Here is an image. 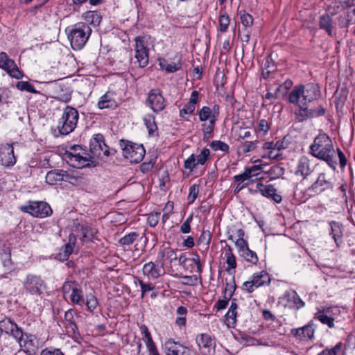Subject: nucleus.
<instances>
[{"label": "nucleus", "mask_w": 355, "mask_h": 355, "mask_svg": "<svg viewBox=\"0 0 355 355\" xmlns=\"http://www.w3.org/2000/svg\"><path fill=\"white\" fill-rule=\"evenodd\" d=\"M0 68L5 70L10 76L19 79L23 76L21 71L16 65L15 61L9 58L5 52L0 53Z\"/></svg>", "instance_id": "obj_12"}, {"label": "nucleus", "mask_w": 355, "mask_h": 355, "mask_svg": "<svg viewBox=\"0 0 355 355\" xmlns=\"http://www.w3.org/2000/svg\"><path fill=\"white\" fill-rule=\"evenodd\" d=\"M163 348L166 355H190V350L187 347L173 339L165 341Z\"/></svg>", "instance_id": "obj_14"}, {"label": "nucleus", "mask_w": 355, "mask_h": 355, "mask_svg": "<svg viewBox=\"0 0 355 355\" xmlns=\"http://www.w3.org/2000/svg\"><path fill=\"white\" fill-rule=\"evenodd\" d=\"M183 281L182 284L187 286H196L198 283V277L196 275L188 276L185 275L182 277Z\"/></svg>", "instance_id": "obj_61"}, {"label": "nucleus", "mask_w": 355, "mask_h": 355, "mask_svg": "<svg viewBox=\"0 0 355 355\" xmlns=\"http://www.w3.org/2000/svg\"><path fill=\"white\" fill-rule=\"evenodd\" d=\"M250 178H252L250 171H248L245 168L243 173L234 176L233 180L234 182H241L244 183L245 181L248 180Z\"/></svg>", "instance_id": "obj_62"}, {"label": "nucleus", "mask_w": 355, "mask_h": 355, "mask_svg": "<svg viewBox=\"0 0 355 355\" xmlns=\"http://www.w3.org/2000/svg\"><path fill=\"white\" fill-rule=\"evenodd\" d=\"M230 19L227 14H223L219 17V30L221 33H225L230 25Z\"/></svg>", "instance_id": "obj_49"}, {"label": "nucleus", "mask_w": 355, "mask_h": 355, "mask_svg": "<svg viewBox=\"0 0 355 355\" xmlns=\"http://www.w3.org/2000/svg\"><path fill=\"white\" fill-rule=\"evenodd\" d=\"M320 95L319 85L311 83L295 87L288 95V101L298 106L308 105L309 103L318 99Z\"/></svg>", "instance_id": "obj_2"}, {"label": "nucleus", "mask_w": 355, "mask_h": 355, "mask_svg": "<svg viewBox=\"0 0 355 355\" xmlns=\"http://www.w3.org/2000/svg\"><path fill=\"white\" fill-rule=\"evenodd\" d=\"M79 119L78 112L76 109L67 106L61 118L58 121V130L60 135H67L72 132L77 125Z\"/></svg>", "instance_id": "obj_4"}, {"label": "nucleus", "mask_w": 355, "mask_h": 355, "mask_svg": "<svg viewBox=\"0 0 355 355\" xmlns=\"http://www.w3.org/2000/svg\"><path fill=\"white\" fill-rule=\"evenodd\" d=\"M319 27L320 29L324 30L329 36L333 35V19L329 15H323L319 19Z\"/></svg>", "instance_id": "obj_27"}, {"label": "nucleus", "mask_w": 355, "mask_h": 355, "mask_svg": "<svg viewBox=\"0 0 355 355\" xmlns=\"http://www.w3.org/2000/svg\"><path fill=\"white\" fill-rule=\"evenodd\" d=\"M236 284L234 282V278L232 279V283H227L224 291L225 297L231 298L236 290Z\"/></svg>", "instance_id": "obj_55"}, {"label": "nucleus", "mask_w": 355, "mask_h": 355, "mask_svg": "<svg viewBox=\"0 0 355 355\" xmlns=\"http://www.w3.org/2000/svg\"><path fill=\"white\" fill-rule=\"evenodd\" d=\"M160 218V213L159 212H152L148 214L147 218L148 223L150 227H155Z\"/></svg>", "instance_id": "obj_53"}, {"label": "nucleus", "mask_w": 355, "mask_h": 355, "mask_svg": "<svg viewBox=\"0 0 355 355\" xmlns=\"http://www.w3.org/2000/svg\"><path fill=\"white\" fill-rule=\"evenodd\" d=\"M147 103L155 112L163 110L166 106L165 99L158 89H153L149 92Z\"/></svg>", "instance_id": "obj_13"}, {"label": "nucleus", "mask_w": 355, "mask_h": 355, "mask_svg": "<svg viewBox=\"0 0 355 355\" xmlns=\"http://www.w3.org/2000/svg\"><path fill=\"white\" fill-rule=\"evenodd\" d=\"M329 225V235L334 239L337 247H340L343 243L344 227L342 223L331 220L328 222Z\"/></svg>", "instance_id": "obj_20"}, {"label": "nucleus", "mask_w": 355, "mask_h": 355, "mask_svg": "<svg viewBox=\"0 0 355 355\" xmlns=\"http://www.w3.org/2000/svg\"><path fill=\"white\" fill-rule=\"evenodd\" d=\"M314 318L318 320L323 324L327 325L329 328L334 327V318H331L329 315L325 314L323 309L318 310L315 314Z\"/></svg>", "instance_id": "obj_33"}, {"label": "nucleus", "mask_w": 355, "mask_h": 355, "mask_svg": "<svg viewBox=\"0 0 355 355\" xmlns=\"http://www.w3.org/2000/svg\"><path fill=\"white\" fill-rule=\"evenodd\" d=\"M199 119L200 121H205L208 119L216 122V119L214 118V115L211 113V107L208 106H203L198 112Z\"/></svg>", "instance_id": "obj_39"}, {"label": "nucleus", "mask_w": 355, "mask_h": 355, "mask_svg": "<svg viewBox=\"0 0 355 355\" xmlns=\"http://www.w3.org/2000/svg\"><path fill=\"white\" fill-rule=\"evenodd\" d=\"M178 258L175 251L170 248H166L161 250L159 254L157 259L162 261L163 266L164 267L165 261H168L169 263H172Z\"/></svg>", "instance_id": "obj_28"}, {"label": "nucleus", "mask_w": 355, "mask_h": 355, "mask_svg": "<svg viewBox=\"0 0 355 355\" xmlns=\"http://www.w3.org/2000/svg\"><path fill=\"white\" fill-rule=\"evenodd\" d=\"M309 110L311 119L321 116L325 114V109L323 108L321 105L313 109Z\"/></svg>", "instance_id": "obj_60"}, {"label": "nucleus", "mask_w": 355, "mask_h": 355, "mask_svg": "<svg viewBox=\"0 0 355 355\" xmlns=\"http://www.w3.org/2000/svg\"><path fill=\"white\" fill-rule=\"evenodd\" d=\"M0 331L13 338H20L22 336V329L10 318H4L0 321Z\"/></svg>", "instance_id": "obj_15"}, {"label": "nucleus", "mask_w": 355, "mask_h": 355, "mask_svg": "<svg viewBox=\"0 0 355 355\" xmlns=\"http://www.w3.org/2000/svg\"><path fill=\"white\" fill-rule=\"evenodd\" d=\"M82 293V290L80 288H73L69 296L71 301L76 304H81L83 303L84 300Z\"/></svg>", "instance_id": "obj_43"}, {"label": "nucleus", "mask_w": 355, "mask_h": 355, "mask_svg": "<svg viewBox=\"0 0 355 355\" xmlns=\"http://www.w3.org/2000/svg\"><path fill=\"white\" fill-rule=\"evenodd\" d=\"M144 122L148 130L149 135H153L157 130V127L155 121V116L152 114H148L144 118Z\"/></svg>", "instance_id": "obj_38"}, {"label": "nucleus", "mask_w": 355, "mask_h": 355, "mask_svg": "<svg viewBox=\"0 0 355 355\" xmlns=\"http://www.w3.org/2000/svg\"><path fill=\"white\" fill-rule=\"evenodd\" d=\"M20 209L37 218H44L52 214L51 207L44 202H30L28 205L21 207Z\"/></svg>", "instance_id": "obj_7"}, {"label": "nucleus", "mask_w": 355, "mask_h": 355, "mask_svg": "<svg viewBox=\"0 0 355 355\" xmlns=\"http://www.w3.org/2000/svg\"><path fill=\"white\" fill-rule=\"evenodd\" d=\"M196 343L200 349H207L209 352L213 345V340L207 334H202L196 338Z\"/></svg>", "instance_id": "obj_30"}, {"label": "nucleus", "mask_w": 355, "mask_h": 355, "mask_svg": "<svg viewBox=\"0 0 355 355\" xmlns=\"http://www.w3.org/2000/svg\"><path fill=\"white\" fill-rule=\"evenodd\" d=\"M64 174L65 175L64 181H68L71 184L79 186L85 183V178L83 176L76 175L67 171Z\"/></svg>", "instance_id": "obj_37"}, {"label": "nucleus", "mask_w": 355, "mask_h": 355, "mask_svg": "<svg viewBox=\"0 0 355 355\" xmlns=\"http://www.w3.org/2000/svg\"><path fill=\"white\" fill-rule=\"evenodd\" d=\"M299 110L295 112V119L298 121H304L307 119H311L308 105L298 106Z\"/></svg>", "instance_id": "obj_41"}, {"label": "nucleus", "mask_w": 355, "mask_h": 355, "mask_svg": "<svg viewBox=\"0 0 355 355\" xmlns=\"http://www.w3.org/2000/svg\"><path fill=\"white\" fill-rule=\"evenodd\" d=\"M176 58H178V60L175 62L168 63L164 60L162 62H160V67L169 73H173L180 70L182 67L181 58L180 56H176Z\"/></svg>", "instance_id": "obj_31"}, {"label": "nucleus", "mask_w": 355, "mask_h": 355, "mask_svg": "<svg viewBox=\"0 0 355 355\" xmlns=\"http://www.w3.org/2000/svg\"><path fill=\"white\" fill-rule=\"evenodd\" d=\"M324 310V313L329 315L331 318H336L340 315V309L338 306H327L322 308Z\"/></svg>", "instance_id": "obj_54"}, {"label": "nucleus", "mask_w": 355, "mask_h": 355, "mask_svg": "<svg viewBox=\"0 0 355 355\" xmlns=\"http://www.w3.org/2000/svg\"><path fill=\"white\" fill-rule=\"evenodd\" d=\"M80 231L83 234V238H87L89 239H92L96 234L94 229L85 224H82L80 226Z\"/></svg>", "instance_id": "obj_47"}, {"label": "nucleus", "mask_w": 355, "mask_h": 355, "mask_svg": "<svg viewBox=\"0 0 355 355\" xmlns=\"http://www.w3.org/2000/svg\"><path fill=\"white\" fill-rule=\"evenodd\" d=\"M117 105L116 102L113 98V94L107 92L102 96L98 103L99 109L114 108Z\"/></svg>", "instance_id": "obj_26"}, {"label": "nucleus", "mask_w": 355, "mask_h": 355, "mask_svg": "<svg viewBox=\"0 0 355 355\" xmlns=\"http://www.w3.org/2000/svg\"><path fill=\"white\" fill-rule=\"evenodd\" d=\"M312 172L310 159L306 156H302L297 162L295 174L300 175L303 178H306Z\"/></svg>", "instance_id": "obj_24"}, {"label": "nucleus", "mask_w": 355, "mask_h": 355, "mask_svg": "<svg viewBox=\"0 0 355 355\" xmlns=\"http://www.w3.org/2000/svg\"><path fill=\"white\" fill-rule=\"evenodd\" d=\"M211 234L209 231L203 232L200 236L199 237L198 242L200 244L204 245L207 247L209 246L210 241H211Z\"/></svg>", "instance_id": "obj_59"}, {"label": "nucleus", "mask_w": 355, "mask_h": 355, "mask_svg": "<svg viewBox=\"0 0 355 355\" xmlns=\"http://www.w3.org/2000/svg\"><path fill=\"white\" fill-rule=\"evenodd\" d=\"M97 304V300L93 295L87 296L86 306L89 311H93L96 309Z\"/></svg>", "instance_id": "obj_57"}, {"label": "nucleus", "mask_w": 355, "mask_h": 355, "mask_svg": "<svg viewBox=\"0 0 355 355\" xmlns=\"http://www.w3.org/2000/svg\"><path fill=\"white\" fill-rule=\"evenodd\" d=\"M313 326V322L310 321L306 325L301 327L302 340L306 339L312 340L314 338L315 329Z\"/></svg>", "instance_id": "obj_36"}, {"label": "nucleus", "mask_w": 355, "mask_h": 355, "mask_svg": "<svg viewBox=\"0 0 355 355\" xmlns=\"http://www.w3.org/2000/svg\"><path fill=\"white\" fill-rule=\"evenodd\" d=\"M64 172H66V171L64 170L51 171L47 173L46 175V180L51 184H53L54 183L58 181L64 180Z\"/></svg>", "instance_id": "obj_32"}, {"label": "nucleus", "mask_w": 355, "mask_h": 355, "mask_svg": "<svg viewBox=\"0 0 355 355\" xmlns=\"http://www.w3.org/2000/svg\"><path fill=\"white\" fill-rule=\"evenodd\" d=\"M142 272L144 275L146 276L149 279H157L165 274L162 261L159 260L157 258L155 261H149L145 263L143 266Z\"/></svg>", "instance_id": "obj_10"}, {"label": "nucleus", "mask_w": 355, "mask_h": 355, "mask_svg": "<svg viewBox=\"0 0 355 355\" xmlns=\"http://www.w3.org/2000/svg\"><path fill=\"white\" fill-rule=\"evenodd\" d=\"M210 155V151L208 148H203L200 153L196 157L197 160L196 164L203 165L208 159Z\"/></svg>", "instance_id": "obj_50"}, {"label": "nucleus", "mask_w": 355, "mask_h": 355, "mask_svg": "<svg viewBox=\"0 0 355 355\" xmlns=\"http://www.w3.org/2000/svg\"><path fill=\"white\" fill-rule=\"evenodd\" d=\"M16 87L20 91H26L33 94L38 93V92L35 89L33 85L27 81H19L16 84Z\"/></svg>", "instance_id": "obj_45"}, {"label": "nucleus", "mask_w": 355, "mask_h": 355, "mask_svg": "<svg viewBox=\"0 0 355 355\" xmlns=\"http://www.w3.org/2000/svg\"><path fill=\"white\" fill-rule=\"evenodd\" d=\"M225 256L226 258V263L227 264V268H226V271L232 275V270L235 269L236 268V258L234 254L232 253V248L228 245L225 248Z\"/></svg>", "instance_id": "obj_29"}, {"label": "nucleus", "mask_w": 355, "mask_h": 355, "mask_svg": "<svg viewBox=\"0 0 355 355\" xmlns=\"http://www.w3.org/2000/svg\"><path fill=\"white\" fill-rule=\"evenodd\" d=\"M284 299L287 302L286 306L291 309H300L304 306V302L300 297L295 290L287 291L284 294Z\"/></svg>", "instance_id": "obj_22"}, {"label": "nucleus", "mask_w": 355, "mask_h": 355, "mask_svg": "<svg viewBox=\"0 0 355 355\" xmlns=\"http://www.w3.org/2000/svg\"><path fill=\"white\" fill-rule=\"evenodd\" d=\"M198 96L199 92L197 90H194L191 92L189 103L180 110V117L187 119L188 117L193 113L196 109V105L198 101Z\"/></svg>", "instance_id": "obj_23"}, {"label": "nucleus", "mask_w": 355, "mask_h": 355, "mask_svg": "<svg viewBox=\"0 0 355 355\" xmlns=\"http://www.w3.org/2000/svg\"><path fill=\"white\" fill-rule=\"evenodd\" d=\"M196 156L192 154L184 161V167L191 171L197 165H198V164H196Z\"/></svg>", "instance_id": "obj_52"}, {"label": "nucleus", "mask_w": 355, "mask_h": 355, "mask_svg": "<svg viewBox=\"0 0 355 355\" xmlns=\"http://www.w3.org/2000/svg\"><path fill=\"white\" fill-rule=\"evenodd\" d=\"M135 57L140 67H145L148 64L149 55L146 42L142 36H137L135 38Z\"/></svg>", "instance_id": "obj_9"}, {"label": "nucleus", "mask_w": 355, "mask_h": 355, "mask_svg": "<svg viewBox=\"0 0 355 355\" xmlns=\"http://www.w3.org/2000/svg\"><path fill=\"white\" fill-rule=\"evenodd\" d=\"M24 352L29 355L35 354L40 347V340L35 335L24 333L20 338L16 339Z\"/></svg>", "instance_id": "obj_8"}, {"label": "nucleus", "mask_w": 355, "mask_h": 355, "mask_svg": "<svg viewBox=\"0 0 355 355\" xmlns=\"http://www.w3.org/2000/svg\"><path fill=\"white\" fill-rule=\"evenodd\" d=\"M215 123L216 122H213V121H209L207 125H202L204 140L207 141L212 137V133L214 131Z\"/></svg>", "instance_id": "obj_46"}, {"label": "nucleus", "mask_w": 355, "mask_h": 355, "mask_svg": "<svg viewBox=\"0 0 355 355\" xmlns=\"http://www.w3.org/2000/svg\"><path fill=\"white\" fill-rule=\"evenodd\" d=\"M240 148L243 154L254 150L256 148L255 141H245L241 146Z\"/></svg>", "instance_id": "obj_58"}, {"label": "nucleus", "mask_w": 355, "mask_h": 355, "mask_svg": "<svg viewBox=\"0 0 355 355\" xmlns=\"http://www.w3.org/2000/svg\"><path fill=\"white\" fill-rule=\"evenodd\" d=\"M255 191L259 192L262 196L270 198L277 203L282 200V196L277 193L276 189L271 184L264 185L261 183H257Z\"/></svg>", "instance_id": "obj_21"}, {"label": "nucleus", "mask_w": 355, "mask_h": 355, "mask_svg": "<svg viewBox=\"0 0 355 355\" xmlns=\"http://www.w3.org/2000/svg\"><path fill=\"white\" fill-rule=\"evenodd\" d=\"M0 260L3 268L10 270L12 267L11 254L9 250H1L0 251Z\"/></svg>", "instance_id": "obj_35"}, {"label": "nucleus", "mask_w": 355, "mask_h": 355, "mask_svg": "<svg viewBox=\"0 0 355 355\" xmlns=\"http://www.w3.org/2000/svg\"><path fill=\"white\" fill-rule=\"evenodd\" d=\"M123 156L132 163H139L144 157L146 150L141 144L126 143L122 148Z\"/></svg>", "instance_id": "obj_6"}, {"label": "nucleus", "mask_w": 355, "mask_h": 355, "mask_svg": "<svg viewBox=\"0 0 355 355\" xmlns=\"http://www.w3.org/2000/svg\"><path fill=\"white\" fill-rule=\"evenodd\" d=\"M342 345V343L339 342L333 348H326L318 355H337L338 352L341 349Z\"/></svg>", "instance_id": "obj_51"}, {"label": "nucleus", "mask_w": 355, "mask_h": 355, "mask_svg": "<svg viewBox=\"0 0 355 355\" xmlns=\"http://www.w3.org/2000/svg\"><path fill=\"white\" fill-rule=\"evenodd\" d=\"M15 162L13 147L9 144L1 146L0 147V164L10 166H13Z\"/></svg>", "instance_id": "obj_19"}, {"label": "nucleus", "mask_w": 355, "mask_h": 355, "mask_svg": "<svg viewBox=\"0 0 355 355\" xmlns=\"http://www.w3.org/2000/svg\"><path fill=\"white\" fill-rule=\"evenodd\" d=\"M77 318V313L73 309H69L65 312L64 317V325L67 334L73 336L78 334V330L76 325Z\"/></svg>", "instance_id": "obj_18"}, {"label": "nucleus", "mask_w": 355, "mask_h": 355, "mask_svg": "<svg viewBox=\"0 0 355 355\" xmlns=\"http://www.w3.org/2000/svg\"><path fill=\"white\" fill-rule=\"evenodd\" d=\"M64 159L73 168H83L90 166L87 157L81 155L80 153L66 151Z\"/></svg>", "instance_id": "obj_16"}, {"label": "nucleus", "mask_w": 355, "mask_h": 355, "mask_svg": "<svg viewBox=\"0 0 355 355\" xmlns=\"http://www.w3.org/2000/svg\"><path fill=\"white\" fill-rule=\"evenodd\" d=\"M48 0H43L40 3L36 4L34 7L29 10V13L33 16H36L37 18L44 17V14L47 12V8L44 4Z\"/></svg>", "instance_id": "obj_34"}, {"label": "nucleus", "mask_w": 355, "mask_h": 355, "mask_svg": "<svg viewBox=\"0 0 355 355\" xmlns=\"http://www.w3.org/2000/svg\"><path fill=\"white\" fill-rule=\"evenodd\" d=\"M74 285H76V286L77 285V283L75 281L65 282L64 284H63L62 288L64 295H66L67 293H69L70 291L72 292V289L76 288L73 286Z\"/></svg>", "instance_id": "obj_64"}, {"label": "nucleus", "mask_w": 355, "mask_h": 355, "mask_svg": "<svg viewBox=\"0 0 355 355\" xmlns=\"http://www.w3.org/2000/svg\"><path fill=\"white\" fill-rule=\"evenodd\" d=\"M333 184L324 173H320L317 180L309 187V190L315 193L332 189Z\"/></svg>", "instance_id": "obj_17"}, {"label": "nucleus", "mask_w": 355, "mask_h": 355, "mask_svg": "<svg viewBox=\"0 0 355 355\" xmlns=\"http://www.w3.org/2000/svg\"><path fill=\"white\" fill-rule=\"evenodd\" d=\"M145 343L149 355H159L157 346L153 340L150 341H146Z\"/></svg>", "instance_id": "obj_63"}, {"label": "nucleus", "mask_w": 355, "mask_h": 355, "mask_svg": "<svg viewBox=\"0 0 355 355\" xmlns=\"http://www.w3.org/2000/svg\"><path fill=\"white\" fill-rule=\"evenodd\" d=\"M210 146L215 151L221 150L225 153H228L230 148L228 144L219 140L213 141L211 143Z\"/></svg>", "instance_id": "obj_48"}, {"label": "nucleus", "mask_w": 355, "mask_h": 355, "mask_svg": "<svg viewBox=\"0 0 355 355\" xmlns=\"http://www.w3.org/2000/svg\"><path fill=\"white\" fill-rule=\"evenodd\" d=\"M240 256L242 257L245 261L250 262L252 264H256L258 261V257L257 253L251 250L248 249L243 250L242 253L240 254Z\"/></svg>", "instance_id": "obj_40"}, {"label": "nucleus", "mask_w": 355, "mask_h": 355, "mask_svg": "<svg viewBox=\"0 0 355 355\" xmlns=\"http://www.w3.org/2000/svg\"><path fill=\"white\" fill-rule=\"evenodd\" d=\"M135 284H139L141 287V297L143 298L147 292L154 290L155 286L152 283H146L139 278L135 277Z\"/></svg>", "instance_id": "obj_42"}, {"label": "nucleus", "mask_w": 355, "mask_h": 355, "mask_svg": "<svg viewBox=\"0 0 355 355\" xmlns=\"http://www.w3.org/2000/svg\"><path fill=\"white\" fill-rule=\"evenodd\" d=\"M138 236L139 234L137 232H130L121 238L119 240V243L121 245H130L137 240Z\"/></svg>", "instance_id": "obj_44"}, {"label": "nucleus", "mask_w": 355, "mask_h": 355, "mask_svg": "<svg viewBox=\"0 0 355 355\" xmlns=\"http://www.w3.org/2000/svg\"><path fill=\"white\" fill-rule=\"evenodd\" d=\"M199 193V187L197 184H193L189 188V193L188 196V199L189 200V203H192L196 199L198 194Z\"/></svg>", "instance_id": "obj_56"}, {"label": "nucleus", "mask_w": 355, "mask_h": 355, "mask_svg": "<svg viewBox=\"0 0 355 355\" xmlns=\"http://www.w3.org/2000/svg\"><path fill=\"white\" fill-rule=\"evenodd\" d=\"M253 284L258 288L265 285H268L270 282V277L268 273L265 270H261L253 274L252 279Z\"/></svg>", "instance_id": "obj_25"}, {"label": "nucleus", "mask_w": 355, "mask_h": 355, "mask_svg": "<svg viewBox=\"0 0 355 355\" xmlns=\"http://www.w3.org/2000/svg\"><path fill=\"white\" fill-rule=\"evenodd\" d=\"M23 288L26 293L40 296L46 289V283L40 275L29 273L22 282Z\"/></svg>", "instance_id": "obj_5"}, {"label": "nucleus", "mask_w": 355, "mask_h": 355, "mask_svg": "<svg viewBox=\"0 0 355 355\" xmlns=\"http://www.w3.org/2000/svg\"><path fill=\"white\" fill-rule=\"evenodd\" d=\"M309 153L313 157L325 162L331 168L336 170V150L331 139L327 134L321 133L315 137L310 146Z\"/></svg>", "instance_id": "obj_1"}, {"label": "nucleus", "mask_w": 355, "mask_h": 355, "mask_svg": "<svg viewBox=\"0 0 355 355\" xmlns=\"http://www.w3.org/2000/svg\"><path fill=\"white\" fill-rule=\"evenodd\" d=\"M89 150L94 157H101L103 155H109V150L103 135L97 134L93 137L89 142Z\"/></svg>", "instance_id": "obj_11"}, {"label": "nucleus", "mask_w": 355, "mask_h": 355, "mask_svg": "<svg viewBox=\"0 0 355 355\" xmlns=\"http://www.w3.org/2000/svg\"><path fill=\"white\" fill-rule=\"evenodd\" d=\"M92 33V29L85 23H78L73 26L69 34L71 46L73 50H80L85 45Z\"/></svg>", "instance_id": "obj_3"}]
</instances>
